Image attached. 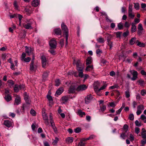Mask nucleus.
I'll return each instance as SVG.
<instances>
[{
	"mask_svg": "<svg viewBox=\"0 0 146 146\" xmlns=\"http://www.w3.org/2000/svg\"><path fill=\"white\" fill-rule=\"evenodd\" d=\"M61 28L62 31L65 35V38L66 45L68 43V29L64 23H62L61 24Z\"/></svg>",
	"mask_w": 146,
	"mask_h": 146,
	"instance_id": "nucleus-1",
	"label": "nucleus"
},
{
	"mask_svg": "<svg viewBox=\"0 0 146 146\" xmlns=\"http://www.w3.org/2000/svg\"><path fill=\"white\" fill-rule=\"evenodd\" d=\"M33 19H30L29 21H27L26 24H23V27L26 29H31L33 28L31 26L33 23Z\"/></svg>",
	"mask_w": 146,
	"mask_h": 146,
	"instance_id": "nucleus-2",
	"label": "nucleus"
},
{
	"mask_svg": "<svg viewBox=\"0 0 146 146\" xmlns=\"http://www.w3.org/2000/svg\"><path fill=\"white\" fill-rule=\"evenodd\" d=\"M133 5L129 4L128 7V16L129 17L133 19L135 17V15L132 11Z\"/></svg>",
	"mask_w": 146,
	"mask_h": 146,
	"instance_id": "nucleus-3",
	"label": "nucleus"
},
{
	"mask_svg": "<svg viewBox=\"0 0 146 146\" xmlns=\"http://www.w3.org/2000/svg\"><path fill=\"white\" fill-rule=\"evenodd\" d=\"M37 65L34 64L33 61H31L30 63L29 70L31 71L35 72L37 69Z\"/></svg>",
	"mask_w": 146,
	"mask_h": 146,
	"instance_id": "nucleus-4",
	"label": "nucleus"
},
{
	"mask_svg": "<svg viewBox=\"0 0 146 146\" xmlns=\"http://www.w3.org/2000/svg\"><path fill=\"white\" fill-rule=\"evenodd\" d=\"M24 97L27 104H30L31 102L30 98L28 95L27 94L26 92H25L24 93Z\"/></svg>",
	"mask_w": 146,
	"mask_h": 146,
	"instance_id": "nucleus-5",
	"label": "nucleus"
},
{
	"mask_svg": "<svg viewBox=\"0 0 146 146\" xmlns=\"http://www.w3.org/2000/svg\"><path fill=\"white\" fill-rule=\"evenodd\" d=\"M130 72L133 76V77L131 78V80L133 81L135 80L137 78L138 73L137 72L134 70H131Z\"/></svg>",
	"mask_w": 146,
	"mask_h": 146,
	"instance_id": "nucleus-6",
	"label": "nucleus"
},
{
	"mask_svg": "<svg viewBox=\"0 0 146 146\" xmlns=\"http://www.w3.org/2000/svg\"><path fill=\"white\" fill-rule=\"evenodd\" d=\"M87 88V86L84 84H82L78 86L76 88V91H78L85 90Z\"/></svg>",
	"mask_w": 146,
	"mask_h": 146,
	"instance_id": "nucleus-7",
	"label": "nucleus"
},
{
	"mask_svg": "<svg viewBox=\"0 0 146 146\" xmlns=\"http://www.w3.org/2000/svg\"><path fill=\"white\" fill-rule=\"evenodd\" d=\"M100 86V83L98 81L95 82L94 85V89L96 93L99 92L98 87Z\"/></svg>",
	"mask_w": 146,
	"mask_h": 146,
	"instance_id": "nucleus-8",
	"label": "nucleus"
},
{
	"mask_svg": "<svg viewBox=\"0 0 146 146\" xmlns=\"http://www.w3.org/2000/svg\"><path fill=\"white\" fill-rule=\"evenodd\" d=\"M49 45L52 48H55L56 46V42L54 39H52L49 42Z\"/></svg>",
	"mask_w": 146,
	"mask_h": 146,
	"instance_id": "nucleus-9",
	"label": "nucleus"
},
{
	"mask_svg": "<svg viewBox=\"0 0 146 146\" xmlns=\"http://www.w3.org/2000/svg\"><path fill=\"white\" fill-rule=\"evenodd\" d=\"M92 97L91 94H90L88 95L85 98V102L86 104H88L92 99Z\"/></svg>",
	"mask_w": 146,
	"mask_h": 146,
	"instance_id": "nucleus-10",
	"label": "nucleus"
},
{
	"mask_svg": "<svg viewBox=\"0 0 146 146\" xmlns=\"http://www.w3.org/2000/svg\"><path fill=\"white\" fill-rule=\"evenodd\" d=\"M41 60L42 67L44 68L47 64L46 57L44 56H42Z\"/></svg>",
	"mask_w": 146,
	"mask_h": 146,
	"instance_id": "nucleus-11",
	"label": "nucleus"
},
{
	"mask_svg": "<svg viewBox=\"0 0 146 146\" xmlns=\"http://www.w3.org/2000/svg\"><path fill=\"white\" fill-rule=\"evenodd\" d=\"M137 35H140L142 33L141 31L143 30V28L142 25L141 23H139L138 26Z\"/></svg>",
	"mask_w": 146,
	"mask_h": 146,
	"instance_id": "nucleus-12",
	"label": "nucleus"
},
{
	"mask_svg": "<svg viewBox=\"0 0 146 146\" xmlns=\"http://www.w3.org/2000/svg\"><path fill=\"white\" fill-rule=\"evenodd\" d=\"M21 99L19 96H17L15 99L14 105H18L21 103Z\"/></svg>",
	"mask_w": 146,
	"mask_h": 146,
	"instance_id": "nucleus-13",
	"label": "nucleus"
},
{
	"mask_svg": "<svg viewBox=\"0 0 146 146\" xmlns=\"http://www.w3.org/2000/svg\"><path fill=\"white\" fill-rule=\"evenodd\" d=\"M76 88L75 86H71L68 90V93L69 94L74 93L76 91Z\"/></svg>",
	"mask_w": 146,
	"mask_h": 146,
	"instance_id": "nucleus-14",
	"label": "nucleus"
},
{
	"mask_svg": "<svg viewBox=\"0 0 146 146\" xmlns=\"http://www.w3.org/2000/svg\"><path fill=\"white\" fill-rule=\"evenodd\" d=\"M137 30V27L134 23H131V31L133 33L135 32Z\"/></svg>",
	"mask_w": 146,
	"mask_h": 146,
	"instance_id": "nucleus-15",
	"label": "nucleus"
},
{
	"mask_svg": "<svg viewBox=\"0 0 146 146\" xmlns=\"http://www.w3.org/2000/svg\"><path fill=\"white\" fill-rule=\"evenodd\" d=\"M63 88L60 87L59 88L56 92L55 95H60L63 92Z\"/></svg>",
	"mask_w": 146,
	"mask_h": 146,
	"instance_id": "nucleus-16",
	"label": "nucleus"
},
{
	"mask_svg": "<svg viewBox=\"0 0 146 146\" xmlns=\"http://www.w3.org/2000/svg\"><path fill=\"white\" fill-rule=\"evenodd\" d=\"M4 124L7 127H10L12 125L11 122L8 120L5 121Z\"/></svg>",
	"mask_w": 146,
	"mask_h": 146,
	"instance_id": "nucleus-17",
	"label": "nucleus"
},
{
	"mask_svg": "<svg viewBox=\"0 0 146 146\" xmlns=\"http://www.w3.org/2000/svg\"><path fill=\"white\" fill-rule=\"evenodd\" d=\"M47 98L49 101V106H51V105L52 104L53 99L52 96L49 95H47Z\"/></svg>",
	"mask_w": 146,
	"mask_h": 146,
	"instance_id": "nucleus-18",
	"label": "nucleus"
},
{
	"mask_svg": "<svg viewBox=\"0 0 146 146\" xmlns=\"http://www.w3.org/2000/svg\"><path fill=\"white\" fill-rule=\"evenodd\" d=\"M92 61V57L91 56L88 57L86 60V64L87 65L90 64Z\"/></svg>",
	"mask_w": 146,
	"mask_h": 146,
	"instance_id": "nucleus-19",
	"label": "nucleus"
},
{
	"mask_svg": "<svg viewBox=\"0 0 146 146\" xmlns=\"http://www.w3.org/2000/svg\"><path fill=\"white\" fill-rule=\"evenodd\" d=\"M141 135L142 138L146 139V130L144 128L142 129Z\"/></svg>",
	"mask_w": 146,
	"mask_h": 146,
	"instance_id": "nucleus-20",
	"label": "nucleus"
},
{
	"mask_svg": "<svg viewBox=\"0 0 146 146\" xmlns=\"http://www.w3.org/2000/svg\"><path fill=\"white\" fill-rule=\"evenodd\" d=\"M69 99V97L68 96H66L62 97L61 100L63 102V103H65Z\"/></svg>",
	"mask_w": 146,
	"mask_h": 146,
	"instance_id": "nucleus-21",
	"label": "nucleus"
},
{
	"mask_svg": "<svg viewBox=\"0 0 146 146\" xmlns=\"http://www.w3.org/2000/svg\"><path fill=\"white\" fill-rule=\"evenodd\" d=\"M54 32L57 35H60L61 34V31L60 29L57 28L54 29Z\"/></svg>",
	"mask_w": 146,
	"mask_h": 146,
	"instance_id": "nucleus-22",
	"label": "nucleus"
},
{
	"mask_svg": "<svg viewBox=\"0 0 146 146\" xmlns=\"http://www.w3.org/2000/svg\"><path fill=\"white\" fill-rule=\"evenodd\" d=\"M25 50L26 53L28 55H30L32 53V52L31 50V48H29L27 46H25Z\"/></svg>",
	"mask_w": 146,
	"mask_h": 146,
	"instance_id": "nucleus-23",
	"label": "nucleus"
},
{
	"mask_svg": "<svg viewBox=\"0 0 146 146\" xmlns=\"http://www.w3.org/2000/svg\"><path fill=\"white\" fill-rule=\"evenodd\" d=\"M5 99L7 102H9L12 99L11 96L9 94H5Z\"/></svg>",
	"mask_w": 146,
	"mask_h": 146,
	"instance_id": "nucleus-24",
	"label": "nucleus"
},
{
	"mask_svg": "<svg viewBox=\"0 0 146 146\" xmlns=\"http://www.w3.org/2000/svg\"><path fill=\"white\" fill-rule=\"evenodd\" d=\"M7 82L8 85L10 88L13 86L14 84V82L13 80H9L7 81Z\"/></svg>",
	"mask_w": 146,
	"mask_h": 146,
	"instance_id": "nucleus-25",
	"label": "nucleus"
},
{
	"mask_svg": "<svg viewBox=\"0 0 146 146\" xmlns=\"http://www.w3.org/2000/svg\"><path fill=\"white\" fill-rule=\"evenodd\" d=\"M39 4V2L37 0H34L32 2V5L35 7H37L38 5Z\"/></svg>",
	"mask_w": 146,
	"mask_h": 146,
	"instance_id": "nucleus-26",
	"label": "nucleus"
},
{
	"mask_svg": "<svg viewBox=\"0 0 146 146\" xmlns=\"http://www.w3.org/2000/svg\"><path fill=\"white\" fill-rule=\"evenodd\" d=\"M73 64H75L76 65V66H81L82 65L80 60H78L76 62V60H74L73 61Z\"/></svg>",
	"mask_w": 146,
	"mask_h": 146,
	"instance_id": "nucleus-27",
	"label": "nucleus"
},
{
	"mask_svg": "<svg viewBox=\"0 0 146 146\" xmlns=\"http://www.w3.org/2000/svg\"><path fill=\"white\" fill-rule=\"evenodd\" d=\"M73 141V137H68L66 139V142L67 143H72Z\"/></svg>",
	"mask_w": 146,
	"mask_h": 146,
	"instance_id": "nucleus-28",
	"label": "nucleus"
},
{
	"mask_svg": "<svg viewBox=\"0 0 146 146\" xmlns=\"http://www.w3.org/2000/svg\"><path fill=\"white\" fill-rule=\"evenodd\" d=\"M19 85L17 84H16L15 85L14 88V91L16 92H19Z\"/></svg>",
	"mask_w": 146,
	"mask_h": 146,
	"instance_id": "nucleus-29",
	"label": "nucleus"
},
{
	"mask_svg": "<svg viewBox=\"0 0 146 146\" xmlns=\"http://www.w3.org/2000/svg\"><path fill=\"white\" fill-rule=\"evenodd\" d=\"M78 114L81 117H82L83 115H85V113L84 112H82V110H79L78 112Z\"/></svg>",
	"mask_w": 146,
	"mask_h": 146,
	"instance_id": "nucleus-30",
	"label": "nucleus"
},
{
	"mask_svg": "<svg viewBox=\"0 0 146 146\" xmlns=\"http://www.w3.org/2000/svg\"><path fill=\"white\" fill-rule=\"evenodd\" d=\"M48 75V73L46 72H45L42 75L43 79L45 80Z\"/></svg>",
	"mask_w": 146,
	"mask_h": 146,
	"instance_id": "nucleus-31",
	"label": "nucleus"
},
{
	"mask_svg": "<svg viewBox=\"0 0 146 146\" xmlns=\"http://www.w3.org/2000/svg\"><path fill=\"white\" fill-rule=\"evenodd\" d=\"M136 39V38L133 37L132 38L130 41V44L131 45H133L135 43Z\"/></svg>",
	"mask_w": 146,
	"mask_h": 146,
	"instance_id": "nucleus-32",
	"label": "nucleus"
},
{
	"mask_svg": "<svg viewBox=\"0 0 146 146\" xmlns=\"http://www.w3.org/2000/svg\"><path fill=\"white\" fill-rule=\"evenodd\" d=\"M97 41L99 42L103 43L104 42V38L101 37H100L98 38L97 39Z\"/></svg>",
	"mask_w": 146,
	"mask_h": 146,
	"instance_id": "nucleus-33",
	"label": "nucleus"
},
{
	"mask_svg": "<svg viewBox=\"0 0 146 146\" xmlns=\"http://www.w3.org/2000/svg\"><path fill=\"white\" fill-rule=\"evenodd\" d=\"M26 105L25 104H24L22 107L20 109L22 113L24 112L25 109L26 108Z\"/></svg>",
	"mask_w": 146,
	"mask_h": 146,
	"instance_id": "nucleus-34",
	"label": "nucleus"
},
{
	"mask_svg": "<svg viewBox=\"0 0 146 146\" xmlns=\"http://www.w3.org/2000/svg\"><path fill=\"white\" fill-rule=\"evenodd\" d=\"M60 80L57 79L55 80V85L56 86H59L60 84Z\"/></svg>",
	"mask_w": 146,
	"mask_h": 146,
	"instance_id": "nucleus-35",
	"label": "nucleus"
},
{
	"mask_svg": "<svg viewBox=\"0 0 146 146\" xmlns=\"http://www.w3.org/2000/svg\"><path fill=\"white\" fill-rule=\"evenodd\" d=\"M134 7L136 10H138L139 9V4L138 3H134Z\"/></svg>",
	"mask_w": 146,
	"mask_h": 146,
	"instance_id": "nucleus-36",
	"label": "nucleus"
},
{
	"mask_svg": "<svg viewBox=\"0 0 146 146\" xmlns=\"http://www.w3.org/2000/svg\"><path fill=\"white\" fill-rule=\"evenodd\" d=\"M117 27L119 30H121L123 28V25L122 23H120L118 24Z\"/></svg>",
	"mask_w": 146,
	"mask_h": 146,
	"instance_id": "nucleus-37",
	"label": "nucleus"
},
{
	"mask_svg": "<svg viewBox=\"0 0 146 146\" xmlns=\"http://www.w3.org/2000/svg\"><path fill=\"white\" fill-rule=\"evenodd\" d=\"M127 137V135H126L125 133H122L120 135V137L122 139H125V137Z\"/></svg>",
	"mask_w": 146,
	"mask_h": 146,
	"instance_id": "nucleus-38",
	"label": "nucleus"
},
{
	"mask_svg": "<svg viewBox=\"0 0 146 146\" xmlns=\"http://www.w3.org/2000/svg\"><path fill=\"white\" fill-rule=\"evenodd\" d=\"M140 118L143 121L144 123H146V117L145 115H141Z\"/></svg>",
	"mask_w": 146,
	"mask_h": 146,
	"instance_id": "nucleus-39",
	"label": "nucleus"
},
{
	"mask_svg": "<svg viewBox=\"0 0 146 146\" xmlns=\"http://www.w3.org/2000/svg\"><path fill=\"white\" fill-rule=\"evenodd\" d=\"M58 141L59 139L57 137H55V139L53 141L52 143V144L53 145H55L56 144Z\"/></svg>",
	"mask_w": 146,
	"mask_h": 146,
	"instance_id": "nucleus-40",
	"label": "nucleus"
},
{
	"mask_svg": "<svg viewBox=\"0 0 146 146\" xmlns=\"http://www.w3.org/2000/svg\"><path fill=\"white\" fill-rule=\"evenodd\" d=\"M119 87L118 84H115L113 86H111L110 87V88L112 89H113L115 88H118Z\"/></svg>",
	"mask_w": 146,
	"mask_h": 146,
	"instance_id": "nucleus-41",
	"label": "nucleus"
},
{
	"mask_svg": "<svg viewBox=\"0 0 146 146\" xmlns=\"http://www.w3.org/2000/svg\"><path fill=\"white\" fill-rule=\"evenodd\" d=\"M100 108L102 112L104 111L106 109V106L105 105H104L103 104H102V106H100Z\"/></svg>",
	"mask_w": 146,
	"mask_h": 146,
	"instance_id": "nucleus-42",
	"label": "nucleus"
},
{
	"mask_svg": "<svg viewBox=\"0 0 146 146\" xmlns=\"http://www.w3.org/2000/svg\"><path fill=\"white\" fill-rule=\"evenodd\" d=\"M137 110H143L144 109V106L142 105L141 104L140 105H139L138 106L137 108Z\"/></svg>",
	"mask_w": 146,
	"mask_h": 146,
	"instance_id": "nucleus-43",
	"label": "nucleus"
},
{
	"mask_svg": "<svg viewBox=\"0 0 146 146\" xmlns=\"http://www.w3.org/2000/svg\"><path fill=\"white\" fill-rule=\"evenodd\" d=\"M81 129L80 127H77L74 129V131L76 133H78L81 131Z\"/></svg>",
	"mask_w": 146,
	"mask_h": 146,
	"instance_id": "nucleus-44",
	"label": "nucleus"
},
{
	"mask_svg": "<svg viewBox=\"0 0 146 146\" xmlns=\"http://www.w3.org/2000/svg\"><path fill=\"white\" fill-rule=\"evenodd\" d=\"M102 53V50L99 49H97L96 50V53L97 55H98L99 56H100V54Z\"/></svg>",
	"mask_w": 146,
	"mask_h": 146,
	"instance_id": "nucleus-45",
	"label": "nucleus"
},
{
	"mask_svg": "<svg viewBox=\"0 0 146 146\" xmlns=\"http://www.w3.org/2000/svg\"><path fill=\"white\" fill-rule=\"evenodd\" d=\"M130 25V24L127 21H126L125 23L124 27L126 28H128L129 27Z\"/></svg>",
	"mask_w": 146,
	"mask_h": 146,
	"instance_id": "nucleus-46",
	"label": "nucleus"
},
{
	"mask_svg": "<svg viewBox=\"0 0 146 146\" xmlns=\"http://www.w3.org/2000/svg\"><path fill=\"white\" fill-rule=\"evenodd\" d=\"M128 129V126L127 124H125L123 127V129L125 130V132H126L127 131Z\"/></svg>",
	"mask_w": 146,
	"mask_h": 146,
	"instance_id": "nucleus-47",
	"label": "nucleus"
},
{
	"mask_svg": "<svg viewBox=\"0 0 146 146\" xmlns=\"http://www.w3.org/2000/svg\"><path fill=\"white\" fill-rule=\"evenodd\" d=\"M137 45L140 47H144L145 46V44L143 43H141L140 42H138Z\"/></svg>",
	"mask_w": 146,
	"mask_h": 146,
	"instance_id": "nucleus-48",
	"label": "nucleus"
},
{
	"mask_svg": "<svg viewBox=\"0 0 146 146\" xmlns=\"http://www.w3.org/2000/svg\"><path fill=\"white\" fill-rule=\"evenodd\" d=\"M125 97L127 98H128L130 97V93L128 90L126 91L125 92Z\"/></svg>",
	"mask_w": 146,
	"mask_h": 146,
	"instance_id": "nucleus-49",
	"label": "nucleus"
},
{
	"mask_svg": "<svg viewBox=\"0 0 146 146\" xmlns=\"http://www.w3.org/2000/svg\"><path fill=\"white\" fill-rule=\"evenodd\" d=\"M77 69V70L79 72L83 71V68L81 66H76Z\"/></svg>",
	"mask_w": 146,
	"mask_h": 146,
	"instance_id": "nucleus-50",
	"label": "nucleus"
},
{
	"mask_svg": "<svg viewBox=\"0 0 146 146\" xmlns=\"http://www.w3.org/2000/svg\"><path fill=\"white\" fill-rule=\"evenodd\" d=\"M129 33V31L127 30L125 32H124L123 34V36L124 37H126L128 36Z\"/></svg>",
	"mask_w": 146,
	"mask_h": 146,
	"instance_id": "nucleus-51",
	"label": "nucleus"
},
{
	"mask_svg": "<svg viewBox=\"0 0 146 146\" xmlns=\"http://www.w3.org/2000/svg\"><path fill=\"white\" fill-rule=\"evenodd\" d=\"M138 82L140 85L141 86L143 85L144 84V81L141 79L139 80L138 81Z\"/></svg>",
	"mask_w": 146,
	"mask_h": 146,
	"instance_id": "nucleus-52",
	"label": "nucleus"
},
{
	"mask_svg": "<svg viewBox=\"0 0 146 146\" xmlns=\"http://www.w3.org/2000/svg\"><path fill=\"white\" fill-rule=\"evenodd\" d=\"M31 59V58H30L28 57L24 58V59L23 60V61H24L26 62H28L30 61Z\"/></svg>",
	"mask_w": 146,
	"mask_h": 146,
	"instance_id": "nucleus-53",
	"label": "nucleus"
},
{
	"mask_svg": "<svg viewBox=\"0 0 146 146\" xmlns=\"http://www.w3.org/2000/svg\"><path fill=\"white\" fill-rule=\"evenodd\" d=\"M129 119L131 120H133L134 119V116L133 114H131L129 115Z\"/></svg>",
	"mask_w": 146,
	"mask_h": 146,
	"instance_id": "nucleus-54",
	"label": "nucleus"
},
{
	"mask_svg": "<svg viewBox=\"0 0 146 146\" xmlns=\"http://www.w3.org/2000/svg\"><path fill=\"white\" fill-rule=\"evenodd\" d=\"M85 143L80 140V142L78 143V146H85Z\"/></svg>",
	"mask_w": 146,
	"mask_h": 146,
	"instance_id": "nucleus-55",
	"label": "nucleus"
},
{
	"mask_svg": "<svg viewBox=\"0 0 146 146\" xmlns=\"http://www.w3.org/2000/svg\"><path fill=\"white\" fill-rule=\"evenodd\" d=\"M26 56V54L24 52H23L21 56V60L22 61H23V60L25 58Z\"/></svg>",
	"mask_w": 146,
	"mask_h": 146,
	"instance_id": "nucleus-56",
	"label": "nucleus"
},
{
	"mask_svg": "<svg viewBox=\"0 0 146 146\" xmlns=\"http://www.w3.org/2000/svg\"><path fill=\"white\" fill-rule=\"evenodd\" d=\"M30 113L33 116L36 115L35 111L33 109H31L30 111Z\"/></svg>",
	"mask_w": 146,
	"mask_h": 146,
	"instance_id": "nucleus-57",
	"label": "nucleus"
},
{
	"mask_svg": "<svg viewBox=\"0 0 146 146\" xmlns=\"http://www.w3.org/2000/svg\"><path fill=\"white\" fill-rule=\"evenodd\" d=\"M121 32H117L115 34L117 38H120L121 36Z\"/></svg>",
	"mask_w": 146,
	"mask_h": 146,
	"instance_id": "nucleus-58",
	"label": "nucleus"
},
{
	"mask_svg": "<svg viewBox=\"0 0 146 146\" xmlns=\"http://www.w3.org/2000/svg\"><path fill=\"white\" fill-rule=\"evenodd\" d=\"M19 87L20 90H25V86L23 84L20 85H19Z\"/></svg>",
	"mask_w": 146,
	"mask_h": 146,
	"instance_id": "nucleus-59",
	"label": "nucleus"
},
{
	"mask_svg": "<svg viewBox=\"0 0 146 146\" xmlns=\"http://www.w3.org/2000/svg\"><path fill=\"white\" fill-rule=\"evenodd\" d=\"M96 137V136L94 135H90L88 137L89 140L92 139H95Z\"/></svg>",
	"mask_w": 146,
	"mask_h": 146,
	"instance_id": "nucleus-60",
	"label": "nucleus"
},
{
	"mask_svg": "<svg viewBox=\"0 0 146 146\" xmlns=\"http://www.w3.org/2000/svg\"><path fill=\"white\" fill-rule=\"evenodd\" d=\"M135 124L137 126L140 127L141 126V123L139 122L137 120H136L135 121Z\"/></svg>",
	"mask_w": 146,
	"mask_h": 146,
	"instance_id": "nucleus-61",
	"label": "nucleus"
},
{
	"mask_svg": "<svg viewBox=\"0 0 146 146\" xmlns=\"http://www.w3.org/2000/svg\"><path fill=\"white\" fill-rule=\"evenodd\" d=\"M42 116L44 120L46 119H47L48 118L47 115L46 113H44V114H42Z\"/></svg>",
	"mask_w": 146,
	"mask_h": 146,
	"instance_id": "nucleus-62",
	"label": "nucleus"
},
{
	"mask_svg": "<svg viewBox=\"0 0 146 146\" xmlns=\"http://www.w3.org/2000/svg\"><path fill=\"white\" fill-rule=\"evenodd\" d=\"M134 21L135 22V25L137 23H139L140 22V20L139 19L137 18H135L134 19Z\"/></svg>",
	"mask_w": 146,
	"mask_h": 146,
	"instance_id": "nucleus-63",
	"label": "nucleus"
},
{
	"mask_svg": "<svg viewBox=\"0 0 146 146\" xmlns=\"http://www.w3.org/2000/svg\"><path fill=\"white\" fill-rule=\"evenodd\" d=\"M141 94L142 96H144L146 94V91L144 90H142L141 91Z\"/></svg>",
	"mask_w": 146,
	"mask_h": 146,
	"instance_id": "nucleus-64",
	"label": "nucleus"
}]
</instances>
